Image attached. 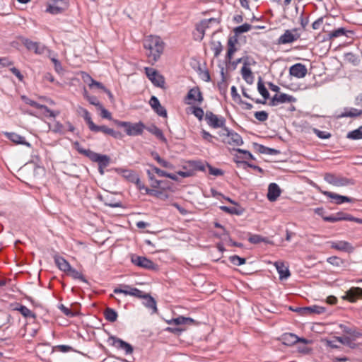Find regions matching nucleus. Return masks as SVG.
<instances>
[{
	"label": "nucleus",
	"instance_id": "774afa93",
	"mask_svg": "<svg viewBox=\"0 0 362 362\" xmlns=\"http://www.w3.org/2000/svg\"><path fill=\"white\" fill-rule=\"evenodd\" d=\"M83 81L88 84V86L90 88H93V83H94L95 80L88 74H85L83 76Z\"/></svg>",
	"mask_w": 362,
	"mask_h": 362
},
{
	"label": "nucleus",
	"instance_id": "b1692460",
	"mask_svg": "<svg viewBox=\"0 0 362 362\" xmlns=\"http://www.w3.org/2000/svg\"><path fill=\"white\" fill-rule=\"evenodd\" d=\"M4 134L8 139L16 144H22L28 147H31V144L29 142H27L23 136L16 133L6 132Z\"/></svg>",
	"mask_w": 362,
	"mask_h": 362
},
{
	"label": "nucleus",
	"instance_id": "393cba45",
	"mask_svg": "<svg viewBox=\"0 0 362 362\" xmlns=\"http://www.w3.org/2000/svg\"><path fill=\"white\" fill-rule=\"evenodd\" d=\"M165 322L168 325H192L194 324V320L190 317H186L183 316H179L176 318H172L170 320H166Z\"/></svg>",
	"mask_w": 362,
	"mask_h": 362
},
{
	"label": "nucleus",
	"instance_id": "72a5a7b5",
	"mask_svg": "<svg viewBox=\"0 0 362 362\" xmlns=\"http://www.w3.org/2000/svg\"><path fill=\"white\" fill-rule=\"evenodd\" d=\"M54 262L57 267L62 272L66 273L70 267V264L62 257L56 255L54 257Z\"/></svg>",
	"mask_w": 362,
	"mask_h": 362
},
{
	"label": "nucleus",
	"instance_id": "13d9d810",
	"mask_svg": "<svg viewBox=\"0 0 362 362\" xmlns=\"http://www.w3.org/2000/svg\"><path fill=\"white\" fill-rule=\"evenodd\" d=\"M255 117L259 122H264L268 119V114L265 111H258L255 112Z\"/></svg>",
	"mask_w": 362,
	"mask_h": 362
},
{
	"label": "nucleus",
	"instance_id": "8fccbe9b",
	"mask_svg": "<svg viewBox=\"0 0 362 362\" xmlns=\"http://www.w3.org/2000/svg\"><path fill=\"white\" fill-rule=\"evenodd\" d=\"M343 216H344V213H337L334 216H325L323 218V219L325 221L333 223V222H337V221H343Z\"/></svg>",
	"mask_w": 362,
	"mask_h": 362
},
{
	"label": "nucleus",
	"instance_id": "412c9836",
	"mask_svg": "<svg viewBox=\"0 0 362 362\" xmlns=\"http://www.w3.org/2000/svg\"><path fill=\"white\" fill-rule=\"evenodd\" d=\"M238 39L236 36L230 37L228 40V51L226 56V60L229 62L233 59L234 53L238 49Z\"/></svg>",
	"mask_w": 362,
	"mask_h": 362
},
{
	"label": "nucleus",
	"instance_id": "9b49d317",
	"mask_svg": "<svg viewBox=\"0 0 362 362\" xmlns=\"http://www.w3.org/2000/svg\"><path fill=\"white\" fill-rule=\"evenodd\" d=\"M132 262L138 267L147 269L156 270L158 268V266L154 262L142 256L133 255L132 257Z\"/></svg>",
	"mask_w": 362,
	"mask_h": 362
},
{
	"label": "nucleus",
	"instance_id": "5fc2aeb1",
	"mask_svg": "<svg viewBox=\"0 0 362 362\" xmlns=\"http://www.w3.org/2000/svg\"><path fill=\"white\" fill-rule=\"evenodd\" d=\"M147 175L148 176L149 180L151 181V186L153 188L159 187L161 181L155 179L154 175L149 170H147Z\"/></svg>",
	"mask_w": 362,
	"mask_h": 362
},
{
	"label": "nucleus",
	"instance_id": "3c124183",
	"mask_svg": "<svg viewBox=\"0 0 362 362\" xmlns=\"http://www.w3.org/2000/svg\"><path fill=\"white\" fill-rule=\"evenodd\" d=\"M192 113L199 119L202 120L204 116V110L199 107L193 106L191 107Z\"/></svg>",
	"mask_w": 362,
	"mask_h": 362
},
{
	"label": "nucleus",
	"instance_id": "423d86ee",
	"mask_svg": "<svg viewBox=\"0 0 362 362\" xmlns=\"http://www.w3.org/2000/svg\"><path fill=\"white\" fill-rule=\"evenodd\" d=\"M205 120L208 125L212 128H226L225 127L226 119L223 117H218L212 112L207 111L205 114Z\"/></svg>",
	"mask_w": 362,
	"mask_h": 362
},
{
	"label": "nucleus",
	"instance_id": "de8ad7c7",
	"mask_svg": "<svg viewBox=\"0 0 362 362\" xmlns=\"http://www.w3.org/2000/svg\"><path fill=\"white\" fill-rule=\"evenodd\" d=\"M347 137L351 139H362V126L358 129L349 132Z\"/></svg>",
	"mask_w": 362,
	"mask_h": 362
},
{
	"label": "nucleus",
	"instance_id": "4d7b16f0",
	"mask_svg": "<svg viewBox=\"0 0 362 362\" xmlns=\"http://www.w3.org/2000/svg\"><path fill=\"white\" fill-rule=\"evenodd\" d=\"M21 98L26 104H28L32 107H36L38 109H41V107H43L42 105H40V104L37 103V102L30 100V98H28V97H26L25 95L21 96Z\"/></svg>",
	"mask_w": 362,
	"mask_h": 362
},
{
	"label": "nucleus",
	"instance_id": "c9c22d12",
	"mask_svg": "<svg viewBox=\"0 0 362 362\" xmlns=\"http://www.w3.org/2000/svg\"><path fill=\"white\" fill-rule=\"evenodd\" d=\"M362 115V110L356 108L346 109L339 117H356Z\"/></svg>",
	"mask_w": 362,
	"mask_h": 362
},
{
	"label": "nucleus",
	"instance_id": "c756f323",
	"mask_svg": "<svg viewBox=\"0 0 362 362\" xmlns=\"http://www.w3.org/2000/svg\"><path fill=\"white\" fill-rule=\"evenodd\" d=\"M346 298L350 302H355L358 298H362V288L359 287L352 288L346 292Z\"/></svg>",
	"mask_w": 362,
	"mask_h": 362
},
{
	"label": "nucleus",
	"instance_id": "338daca9",
	"mask_svg": "<svg viewBox=\"0 0 362 362\" xmlns=\"http://www.w3.org/2000/svg\"><path fill=\"white\" fill-rule=\"evenodd\" d=\"M322 23H323V17H320L313 23L312 28L313 30H318V29H320V28Z\"/></svg>",
	"mask_w": 362,
	"mask_h": 362
},
{
	"label": "nucleus",
	"instance_id": "c03bdc74",
	"mask_svg": "<svg viewBox=\"0 0 362 362\" xmlns=\"http://www.w3.org/2000/svg\"><path fill=\"white\" fill-rule=\"evenodd\" d=\"M347 30L344 28H339L334 30L328 34L329 39H334L342 35H346Z\"/></svg>",
	"mask_w": 362,
	"mask_h": 362
},
{
	"label": "nucleus",
	"instance_id": "e2e57ef3",
	"mask_svg": "<svg viewBox=\"0 0 362 362\" xmlns=\"http://www.w3.org/2000/svg\"><path fill=\"white\" fill-rule=\"evenodd\" d=\"M133 183H135L137 188L139 190H144L146 193V189H150L149 188L146 187L145 185L140 180L139 176L135 179Z\"/></svg>",
	"mask_w": 362,
	"mask_h": 362
},
{
	"label": "nucleus",
	"instance_id": "7ed1b4c3",
	"mask_svg": "<svg viewBox=\"0 0 362 362\" xmlns=\"http://www.w3.org/2000/svg\"><path fill=\"white\" fill-rule=\"evenodd\" d=\"M218 21L214 18L202 21L197 25L196 30L194 33V39L201 41L204 38L206 30L210 28L213 25H218Z\"/></svg>",
	"mask_w": 362,
	"mask_h": 362
},
{
	"label": "nucleus",
	"instance_id": "864d4df0",
	"mask_svg": "<svg viewBox=\"0 0 362 362\" xmlns=\"http://www.w3.org/2000/svg\"><path fill=\"white\" fill-rule=\"evenodd\" d=\"M230 261L235 265H242L244 264L246 262V259L245 258L240 257L238 255H233L230 257Z\"/></svg>",
	"mask_w": 362,
	"mask_h": 362
},
{
	"label": "nucleus",
	"instance_id": "6e6d98bb",
	"mask_svg": "<svg viewBox=\"0 0 362 362\" xmlns=\"http://www.w3.org/2000/svg\"><path fill=\"white\" fill-rule=\"evenodd\" d=\"M327 262L337 267H340L344 263L343 260L341 258L336 256L329 257L327 259Z\"/></svg>",
	"mask_w": 362,
	"mask_h": 362
},
{
	"label": "nucleus",
	"instance_id": "cd10ccee",
	"mask_svg": "<svg viewBox=\"0 0 362 362\" xmlns=\"http://www.w3.org/2000/svg\"><path fill=\"white\" fill-rule=\"evenodd\" d=\"M115 171L131 182H134L138 176L136 173L132 170L116 168Z\"/></svg>",
	"mask_w": 362,
	"mask_h": 362
},
{
	"label": "nucleus",
	"instance_id": "6e6552de",
	"mask_svg": "<svg viewBox=\"0 0 362 362\" xmlns=\"http://www.w3.org/2000/svg\"><path fill=\"white\" fill-rule=\"evenodd\" d=\"M203 100L202 93L198 87L191 88L185 97V103L187 105H200Z\"/></svg>",
	"mask_w": 362,
	"mask_h": 362
},
{
	"label": "nucleus",
	"instance_id": "6ab92c4d",
	"mask_svg": "<svg viewBox=\"0 0 362 362\" xmlns=\"http://www.w3.org/2000/svg\"><path fill=\"white\" fill-rule=\"evenodd\" d=\"M89 129L90 131L94 132H102L103 133L107 134V135H110L115 139H119V138H121V136H122L120 132H115L114 129H112L111 128H108L107 127H106L105 125L98 126L93 123V124H91V127Z\"/></svg>",
	"mask_w": 362,
	"mask_h": 362
},
{
	"label": "nucleus",
	"instance_id": "f257e3e1",
	"mask_svg": "<svg viewBox=\"0 0 362 362\" xmlns=\"http://www.w3.org/2000/svg\"><path fill=\"white\" fill-rule=\"evenodd\" d=\"M144 47L148 50L147 56L154 62L160 57L164 49V42L158 36H148L144 40Z\"/></svg>",
	"mask_w": 362,
	"mask_h": 362
},
{
	"label": "nucleus",
	"instance_id": "1a4fd4ad",
	"mask_svg": "<svg viewBox=\"0 0 362 362\" xmlns=\"http://www.w3.org/2000/svg\"><path fill=\"white\" fill-rule=\"evenodd\" d=\"M145 73L148 78L156 86L163 88L165 84V79L156 69L146 67Z\"/></svg>",
	"mask_w": 362,
	"mask_h": 362
},
{
	"label": "nucleus",
	"instance_id": "0eeeda50",
	"mask_svg": "<svg viewBox=\"0 0 362 362\" xmlns=\"http://www.w3.org/2000/svg\"><path fill=\"white\" fill-rule=\"evenodd\" d=\"M279 339L283 344L288 346H293L297 343H302L303 344L311 343V341L305 338L298 337L297 335L292 333H284L281 336Z\"/></svg>",
	"mask_w": 362,
	"mask_h": 362
},
{
	"label": "nucleus",
	"instance_id": "e433bc0d",
	"mask_svg": "<svg viewBox=\"0 0 362 362\" xmlns=\"http://www.w3.org/2000/svg\"><path fill=\"white\" fill-rule=\"evenodd\" d=\"M77 112L83 117L87 124L88 125V127L90 128L91 127V124H93L94 122H93L88 111L86 109L79 106L77 108Z\"/></svg>",
	"mask_w": 362,
	"mask_h": 362
},
{
	"label": "nucleus",
	"instance_id": "a878e982",
	"mask_svg": "<svg viewBox=\"0 0 362 362\" xmlns=\"http://www.w3.org/2000/svg\"><path fill=\"white\" fill-rule=\"evenodd\" d=\"M322 193L323 194H325V196L331 198V199H333L335 200V203L337 204H341L344 202H352V199L350 198V197H346V196H342V195H339L338 194H336V193H334V192H328V191H323L322 192Z\"/></svg>",
	"mask_w": 362,
	"mask_h": 362
},
{
	"label": "nucleus",
	"instance_id": "f704fd0d",
	"mask_svg": "<svg viewBox=\"0 0 362 362\" xmlns=\"http://www.w3.org/2000/svg\"><path fill=\"white\" fill-rule=\"evenodd\" d=\"M146 129L150 132L152 134H153L154 136H156V138H158L159 140H160L161 141L164 142V143H167V139L165 137L163 132L161 131V129H160L158 127H157L155 125H152V126H150L146 128Z\"/></svg>",
	"mask_w": 362,
	"mask_h": 362
},
{
	"label": "nucleus",
	"instance_id": "4c0bfd02",
	"mask_svg": "<svg viewBox=\"0 0 362 362\" xmlns=\"http://www.w3.org/2000/svg\"><path fill=\"white\" fill-rule=\"evenodd\" d=\"M66 274L74 279H79L81 281L88 284V281L85 279L83 275L72 267H70V269H69Z\"/></svg>",
	"mask_w": 362,
	"mask_h": 362
},
{
	"label": "nucleus",
	"instance_id": "c85d7f7f",
	"mask_svg": "<svg viewBox=\"0 0 362 362\" xmlns=\"http://www.w3.org/2000/svg\"><path fill=\"white\" fill-rule=\"evenodd\" d=\"M11 307L13 310L19 311L21 314L25 317L35 318L36 317L35 314L25 305L16 303L15 305H11Z\"/></svg>",
	"mask_w": 362,
	"mask_h": 362
},
{
	"label": "nucleus",
	"instance_id": "dca6fc26",
	"mask_svg": "<svg viewBox=\"0 0 362 362\" xmlns=\"http://www.w3.org/2000/svg\"><path fill=\"white\" fill-rule=\"evenodd\" d=\"M88 158L92 161L96 162L100 168H106L110 163V158L107 155H102L95 152H88Z\"/></svg>",
	"mask_w": 362,
	"mask_h": 362
},
{
	"label": "nucleus",
	"instance_id": "473e14b6",
	"mask_svg": "<svg viewBox=\"0 0 362 362\" xmlns=\"http://www.w3.org/2000/svg\"><path fill=\"white\" fill-rule=\"evenodd\" d=\"M139 298H143L145 300L144 302V304L146 307L151 308L153 310V313H157V307H156V302L154 300L153 298H152L150 295L148 293H144L143 296L139 297Z\"/></svg>",
	"mask_w": 362,
	"mask_h": 362
},
{
	"label": "nucleus",
	"instance_id": "052dcab7",
	"mask_svg": "<svg viewBox=\"0 0 362 362\" xmlns=\"http://www.w3.org/2000/svg\"><path fill=\"white\" fill-rule=\"evenodd\" d=\"M98 109L101 111V117L107 119H112L111 113L101 105Z\"/></svg>",
	"mask_w": 362,
	"mask_h": 362
},
{
	"label": "nucleus",
	"instance_id": "aec40b11",
	"mask_svg": "<svg viewBox=\"0 0 362 362\" xmlns=\"http://www.w3.org/2000/svg\"><path fill=\"white\" fill-rule=\"evenodd\" d=\"M308 73V69L306 66L301 64L297 63L293 66H291L289 69V74L292 76H294L298 78H303L306 76Z\"/></svg>",
	"mask_w": 362,
	"mask_h": 362
},
{
	"label": "nucleus",
	"instance_id": "58836bf2",
	"mask_svg": "<svg viewBox=\"0 0 362 362\" xmlns=\"http://www.w3.org/2000/svg\"><path fill=\"white\" fill-rule=\"evenodd\" d=\"M146 194L162 200H166L168 199V195L167 194L156 189H146Z\"/></svg>",
	"mask_w": 362,
	"mask_h": 362
},
{
	"label": "nucleus",
	"instance_id": "9d476101",
	"mask_svg": "<svg viewBox=\"0 0 362 362\" xmlns=\"http://www.w3.org/2000/svg\"><path fill=\"white\" fill-rule=\"evenodd\" d=\"M297 101V99L291 95H288L286 93H279L275 94L270 100L269 105L270 106H276L279 104L282 103H296Z\"/></svg>",
	"mask_w": 362,
	"mask_h": 362
},
{
	"label": "nucleus",
	"instance_id": "69168bd1",
	"mask_svg": "<svg viewBox=\"0 0 362 362\" xmlns=\"http://www.w3.org/2000/svg\"><path fill=\"white\" fill-rule=\"evenodd\" d=\"M209 173L211 175H215V176H219L222 175L223 174V171L218 168H214L211 167V165H208Z\"/></svg>",
	"mask_w": 362,
	"mask_h": 362
},
{
	"label": "nucleus",
	"instance_id": "49530a36",
	"mask_svg": "<svg viewBox=\"0 0 362 362\" xmlns=\"http://www.w3.org/2000/svg\"><path fill=\"white\" fill-rule=\"evenodd\" d=\"M220 209L226 213L230 214L240 215L243 213V210L237 207H228L226 206H221Z\"/></svg>",
	"mask_w": 362,
	"mask_h": 362
},
{
	"label": "nucleus",
	"instance_id": "a19ab883",
	"mask_svg": "<svg viewBox=\"0 0 362 362\" xmlns=\"http://www.w3.org/2000/svg\"><path fill=\"white\" fill-rule=\"evenodd\" d=\"M248 240L250 243H251L252 244H257L261 242H264V243H268V244L272 243V242L270 240H269L267 238H263L262 236H261L259 235H252L249 238Z\"/></svg>",
	"mask_w": 362,
	"mask_h": 362
},
{
	"label": "nucleus",
	"instance_id": "7c9ffc66",
	"mask_svg": "<svg viewBox=\"0 0 362 362\" xmlns=\"http://www.w3.org/2000/svg\"><path fill=\"white\" fill-rule=\"evenodd\" d=\"M241 74L243 78L247 83L252 84L253 83L254 77L250 68L248 67V63L247 62H244V65L241 69Z\"/></svg>",
	"mask_w": 362,
	"mask_h": 362
},
{
	"label": "nucleus",
	"instance_id": "ddd939ff",
	"mask_svg": "<svg viewBox=\"0 0 362 362\" xmlns=\"http://www.w3.org/2000/svg\"><path fill=\"white\" fill-rule=\"evenodd\" d=\"M299 37L300 34L298 33L296 29L286 30L284 33L279 37L277 43L279 45L292 43L296 41Z\"/></svg>",
	"mask_w": 362,
	"mask_h": 362
},
{
	"label": "nucleus",
	"instance_id": "4be33fe9",
	"mask_svg": "<svg viewBox=\"0 0 362 362\" xmlns=\"http://www.w3.org/2000/svg\"><path fill=\"white\" fill-rule=\"evenodd\" d=\"M150 105L153 110L159 115L163 117H167V111L164 107H163L158 99L156 96H152L149 101Z\"/></svg>",
	"mask_w": 362,
	"mask_h": 362
},
{
	"label": "nucleus",
	"instance_id": "bf43d9fd",
	"mask_svg": "<svg viewBox=\"0 0 362 362\" xmlns=\"http://www.w3.org/2000/svg\"><path fill=\"white\" fill-rule=\"evenodd\" d=\"M315 134L320 139H328L331 136V134L327 132L320 131L317 129H313Z\"/></svg>",
	"mask_w": 362,
	"mask_h": 362
},
{
	"label": "nucleus",
	"instance_id": "4468645a",
	"mask_svg": "<svg viewBox=\"0 0 362 362\" xmlns=\"http://www.w3.org/2000/svg\"><path fill=\"white\" fill-rule=\"evenodd\" d=\"M52 4H49L47 11L52 14L61 13L68 8V0H52Z\"/></svg>",
	"mask_w": 362,
	"mask_h": 362
},
{
	"label": "nucleus",
	"instance_id": "ea45409f",
	"mask_svg": "<svg viewBox=\"0 0 362 362\" xmlns=\"http://www.w3.org/2000/svg\"><path fill=\"white\" fill-rule=\"evenodd\" d=\"M105 317L107 321L114 322L117 320V313L115 310L107 308L105 310Z\"/></svg>",
	"mask_w": 362,
	"mask_h": 362
},
{
	"label": "nucleus",
	"instance_id": "39448f33",
	"mask_svg": "<svg viewBox=\"0 0 362 362\" xmlns=\"http://www.w3.org/2000/svg\"><path fill=\"white\" fill-rule=\"evenodd\" d=\"M324 179L329 184L336 187H344L354 184V182L351 179L332 173H326Z\"/></svg>",
	"mask_w": 362,
	"mask_h": 362
},
{
	"label": "nucleus",
	"instance_id": "0e129e2a",
	"mask_svg": "<svg viewBox=\"0 0 362 362\" xmlns=\"http://www.w3.org/2000/svg\"><path fill=\"white\" fill-rule=\"evenodd\" d=\"M87 100L93 105H95L98 108L101 105L100 103L95 96L90 95L88 97Z\"/></svg>",
	"mask_w": 362,
	"mask_h": 362
},
{
	"label": "nucleus",
	"instance_id": "603ef678",
	"mask_svg": "<svg viewBox=\"0 0 362 362\" xmlns=\"http://www.w3.org/2000/svg\"><path fill=\"white\" fill-rule=\"evenodd\" d=\"M211 49L214 52V57H217L223 50V46L220 42H212Z\"/></svg>",
	"mask_w": 362,
	"mask_h": 362
},
{
	"label": "nucleus",
	"instance_id": "2f4dec72",
	"mask_svg": "<svg viewBox=\"0 0 362 362\" xmlns=\"http://www.w3.org/2000/svg\"><path fill=\"white\" fill-rule=\"evenodd\" d=\"M303 313H305L306 315L312 314H321L325 313V308L318 305H313L310 307H303L299 309Z\"/></svg>",
	"mask_w": 362,
	"mask_h": 362
},
{
	"label": "nucleus",
	"instance_id": "79ce46f5",
	"mask_svg": "<svg viewBox=\"0 0 362 362\" xmlns=\"http://www.w3.org/2000/svg\"><path fill=\"white\" fill-rule=\"evenodd\" d=\"M255 146H256L257 151L261 153L274 155L278 153V151H276L275 149L265 147L260 144H255Z\"/></svg>",
	"mask_w": 362,
	"mask_h": 362
},
{
	"label": "nucleus",
	"instance_id": "a211bd4d",
	"mask_svg": "<svg viewBox=\"0 0 362 362\" xmlns=\"http://www.w3.org/2000/svg\"><path fill=\"white\" fill-rule=\"evenodd\" d=\"M329 244L331 248L339 251L351 253L354 250V247L350 243L345 240L332 241Z\"/></svg>",
	"mask_w": 362,
	"mask_h": 362
},
{
	"label": "nucleus",
	"instance_id": "f03ea898",
	"mask_svg": "<svg viewBox=\"0 0 362 362\" xmlns=\"http://www.w3.org/2000/svg\"><path fill=\"white\" fill-rule=\"evenodd\" d=\"M114 123L118 127H123L128 136H134L141 135L146 127L141 122L131 123L129 122L114 120Z\"/></svg>",
	"mask_w": 362,
	"mask_h": 362
},
{
	"label": "nucleus",
	"instance_id": "09e8293b",
	"mask_svg": "<svg viewBox=\"0 0 362 362\" xmlns=\"http://www.w3.org/2000/svg\"><path fill=\"white\" fill-rule=\"evenodd\" d=\"M251 25L248 23H245L242 25L235 28L233 31L235 35H239L249 31L251 29Z\"/></svg>",
	"mask_w": 362,
	"mask_h": 362
},
{
	"label": "nucleus",
	"instance_id": "a18cd8bd",
	"mask_svg": "<svg viewBox=\"0 0 362 362\" xmlns=\"http://www.w3.org/2000/svg\"><path fill=\"white\" fill-rule=\"evenodd\" d=\"M11 315L5 312H0V328L6 325L11 324Z\"/></svg>",
	"mask_w": 362,
	"mask_h": 362
},
{
	"label": "nucleus",
	"instance_id": "2eb2a0df",
	"mask_svg": "<svg viewBox=\"0 0 362 362\" xmlns=\"http://www.w3.org/2000/svg\"><path fill=\"white\" fill-rule=\"evenodd\" d=\"M22 43L29 51H33L37 54H43L46 49V47L44 45L37 42H33L27 38H23Z\"/></svg>",
	"mask_w": 362,
	"mask_h": 362
},
{
	"label": "nucleus",
	"instance_id": "f3484780",
	"mask_svg": "<svg viewBox=\"0 0 362 362\" xmlns=\"http://www.w3.org/2000/svg\"><path fill=\"white\" fill-rule=\"evenodd\" d=\"M123 288H115L114 289L115 293H123L124 295H129L135 297H141L143 296V291H140L136 288L131 287L129 285H122Z\"/></svg>",
	"mask_w": 362,
	"mask_h": 362
},
{
	"label": "nucleus",
	"instance_id": "20e7f679",
	"mask_svg": "<svg viewBox=\"0 0 362 362\" xmlns=\"http://www.w3.org/2000/svg\"><path fill=\"white\" fill-rule=\"evenodd\" d=\"M219 136L223 143L230 146H241L243 144L241 136L236 132L229 131L228 128L222 129Z\"/></svg>",
	"mask_w": 362,
	"mask_h": 362
},
{
	"label": "nucleus",
	"instance_id": "37998d69",
	"mask_svg": "<svg viewBox=\"0 0 362 362\" xmlns=\"http://www.w3.org/2000/svg\"><path fill=\"white\" fill-rule=\"evenodd\" d=\"M257 90L264 100H267L269 98V93L261 78L259 79L257 83Z\"/></svg>",
	"mask_w": 362,
	"mask_h": 362
},
{
	"label": "nucleus",
	"instance_id": "680f3d73",
	"mask_svg": "<svg viewBox=\"0 0 362 362\" xmlns=\"http://www.w3.org/2000/svg\"><path fill=\"white\" fill-rule=\"evenodd\" d=\"M166 332L175 334H180L181 332L185 330V328L182 327H168L165 329Z\"/></svg>",
	"mask_w": 362,
	"mask_h": 362
},
{
	"label": "nucleus",
	"instance_id": "bb28decb",
	"mask_svg": "<svg viewBox=\"0 0 362 362\" xmlns=\"http://www.w3.org/2000/svg\"><path fill=\"white\" fill-rule=\"evenodd\" d=\"M274 265L279 274L280 279H286L290 276L291 273L288 267L285 266L283 262H276Z\"/></svg>",
	"mask_w": 362,
	"mask_h": 362
},
{
	"label": "nucleus",
	"instance_id": "5701e85b",
	"mask_svg": "<svg viewBox=\"0 0 362 362\" xmlns=\"http://www.w3.org/2000/svg\"><path fill=\"white\" fill-rule=\"evenodd\" d=\"M281 190L276 183H271L268 187L267 199L270 202H275L280 196Z\"/></svg>",
	"mask_w": 362,
	"mask_h": 362
},
{
	"label": "nucleus",
	"instance_id": "f8f14e48",
	"mask_svg": "<svg viewBox=\"0 0 362 362\" xmlns=\"http://www.w3.org/2000/svg\"><path fill=\"white\" fill-rule=\"evenodd\" d=\"M107 341L109 344L117 349H122L126 354H130L133 352V347L131 344L114 336H110Z\"/></svg>",
	"mask_w": 362,
	"mask_h": 362
}]
</instances>
